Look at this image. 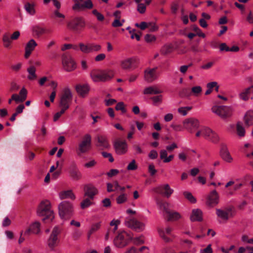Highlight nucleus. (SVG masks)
<instances>
[{
    "label": "nucleus",
    "instance_id": "nucleus-8",
    "mask_svg": "<svg viewBox=\"0 0 253 253\" xmlns=\"http://www.w3.org/2000/svg\"><path fill=\"white\" fill-rule=\"evenodd\" d=\"M61 232V229L57 226H55L52 230L47 241L48 247L51 250H54L55 247L58 246L60 241L58 236Z\"/></svg>",
    "mask_w": 253,
    "mask_h": 253
},
{
    "label": "nucleus",
    "instance_id": "nucleus-63",
    "mask_svg": "<svg viewBox=\"0 0 253 253\" xmlns=\"http://www.w3.org/2000/svg\"><path fill=\"white\" fill-rule=\"evenodd\" d=\"M123 25V22H121L120 19H116L112 23L113 27H119Z\"/></svg>",
    "mask_w": 253,
    "mask_h": 253
},
{
    "label": "nucleus",
    "instance_id": "nucleus-25",
    "mask_svg": "<svg viewBox=\"0 0 253 253\" xmlns=\"http://www.w3.org/2000/svg\"><path fill=\"white\" fill-rule=\"evenodd\" d=\"M41 224L38 221H35L32 223L29 228L27 229L24 233V235H29L31 232L33 234H39L41 231Z\"/></svg>",
    "mask_w": 253,
    "mask_h": 253
},
{
    "label": "nucleus",
    "instance_id": "nucleus-23",
    "mask_svg": "<svg viewBox=\"0 0 253 253\" xmlns=\"http://www.w3.org/2000/svg\"><path fill=\"white\" fill-rule=\"evenodd\" d=\"M172 229L170 227H167L165 229L162 228H158V231L160 237L166 243H169L172 242V240L166 236V234L171 235V233Z\"/></svg>",
    "mask_w": 253,
    "mask_h": 253
},
{
    "label": "nucleus",
    "instance_id": "nucleus-11",
    "mask_svg": "<svg viewBox=\"0 0 253 253\" xmlns=\"http://www.w3.org/2000/svg\"><path fill=\"white\" fill-rule=\"evenodd\" d=\"M125 224L128 228L137 232H141L145 228V224L134 218H126Z\"/></svg>",
    "mask_w": 253,
    "mask_h": 253
},
{
    "label": "nucleus",
    "instance_id": "nucleus-51",
    "mask_svg": "<svg viewBox=\"0 0 253 253\" xmlns=\"http://www.w3.org/2000/svg\"><path fill=\"white\" fill-rule=\"evenodd\" d=\"M137 168V166L136 165V162L134 160H132L127 167V169L129 170H135Z\"/></svg>",
    "mask_w": 253,
    "mask_h": 253
},
{
    "label": "nucleus",
    "instance_id": "nucleus-28",
    "mask_svg": "<svg viewBox=\"0 0 253 253\" xmlns=\"http://www.w3.org/2000/svg\"><path fill=\"white\" fill-rule=\"evenodd\" d=\"M70 175L75 180H78L82 177V174L76 165L72 166L70 168Z\"/></svg>",
    "mask_w": 253,
    "mask_h": 253
},
{
    "label": "nucleus",
    "instance_id": "nucleus-39",
    "mask_svg": "<svg viewBox=\"0 0 253 253\" xmlns=\"http://www.w3.org/2000/svg\"><path fill=\"white\" fill-rule=\"evenodd\" d=\"M80 50L85 54L89 53V43L84 44L81 42L79 43Z\"/></svg>",
    "mask_w": 253,
    "mask_h": 253
},
{
    "label": "nucleus",
    "instance_id": "nucleus-34",
    "mask_svg": "<svg viewBox=\"0 0 253 253\" xmlns=\"http://www.w3.org/2000/svg\"><path fill=\"white\" fill-rule=\"evenodd\" d=\"M162 91L155 86H149L144 89V94H157L162 93Z\"/></svg>",
    "mask_w": 253,
    "mask_h": 253
},
{
    "label": "nucleus",
    "instance_id": "nucleus-30",
    "mask_svg": "<svg viewBox=\"0 0 253 253\" xmlns=\"http://www.w3.org/2000/svg\"><path fill=\"white\" fill-rule=\"evenodd\" d=\"M77 92L82 96L86 95L89 90V86L87 84H79L76 87Z\"/></svg>",
    "mask_w": 253,
    "mask_h": 253
},
{
    "label": "nucleus",
    "instance_id": "nucleus-55",
    "mask_svg": "<svg viewBox=\"0 0 253 253\" xmlns=\"http://www.w3.org/2000/svg\"><path fill=\"white\" fill-rule=\"evenodd\" d=\"M137 10L141 14L145 13L146 11V6L144 3H140L137 5Z\"/></svg>",
    "mask_w": 253,
    "mask_h": 253
},
{
    "label": "nucleus",
    "instance_id": "nucleus-44",
    "mask_svg": "<svg viewBox=\"0 0 253 253\" xmlns=\"http://www.w3.org/2000/svg\"><path fill=\"white\" fill-rule=\"evenodd\" d=\"M183 195L191 203H195L196 202V199L190 192L187 191L184 192Z\"/></svg>",
    "mask_w": 253,
    "mask_h": 253
},
{
    "label": "nucleus",
    "instance_id": "nucleus-10",
    "mask_svg": "<svg viewBox=\"0 0 253 253\" xmlns=\"http://www.w3.org/2000/svg\"><path fill=\"white\" fill-rule=\"evenodd\" d=\"M138 64V60L134 57L126 58L120 62L121 68L126 70H132L135 69Z\"/></svg>",
    "mask_w": 253,
    "mask_h": 253
},
{
    "label": "nucleus",
    "instance_id": "nucleus-38",
    "mask_svg": "<svg viewBox=\"0 0 253 253\" xmlns=\"http://www.w3.org/2000/svg\"><path fill=\"white\" fill-rule=\"evenodd\" d=\"M236 130L238 135L240 137H244L245 135V129L240 123H238L236 125Z\"/></svg>",
    "mask_w": 253,
    "mask_h": 253
},
{
    "label": "nucleus",
    "instance_id": "nucleus-61",
    "mask_svg": "<svg viewBox=\"0 0 253 253\" xmlns=\"http://www.w3.org/2000/svg\"><path fill=\"white\" fill-rule=\"evenodd\" d=\"M132 147L133 149L135 151V154H140L143 153V151L138 145H134Z\"/></svg>",
    "mask_w": 253,
    "mask_h": 253
},
{
    "label": "nucleus",
    "instance_id": "nucleus-15",
    "mask_svg": "<svg viewBox=\"0 0 253 253\" xmlns=\"http://www.w3.org/2000/svg\"><path fill=\"white\" fill-rule=\"evenodd\" d=\"M216 214L218 217L225 221L233 216L231 208H225L223 209H216Z\"/></svg>",
    "mask_w": 253,
    "mask_h": 253
},
{
    "label": "nucleus",
    "instance_id": "nucleus-9",
    "mask_svg": "<svg viewBox=\"0 0 253 253\" xmlns=\"http://www.w3.org/2000/svg\"><path fill=\"white\" fill-rule=\"evenodd\" d=\"M91 146V136L89 134H85L82 140L79 144L77 153L84 154L89 151Z\"/></svg>",
    "mask_w": 253,
    "mask_h": 253
},
{
    "label": "nucleus",
    "instance_id": "nucleus-17",
    "mask_svg": "<svg viewBox=\"0 0 253 253\" xmlns=\"http://www.w3.org/2000/svg\"><path fill=\"white\" fill-rule=\"evenodd\" d=\"M157 69L158 67L147 68L144 71V80L148 83H151L156 80L158 77V75L157 73Z\"/></svg>",
    "mask_w": 253,
    "mask_h": 253
},
{
    "label": "nucleus",
    "instance_id": "nucleus-31",
    "mask_svg": "<svg viewBox=\"0 0 253 253\" xmlns=\"http://www.w3.org/2000/svg\"><path fill=\"white\" fill-rule=\"evenodd\" d=\"M244 120L246 126H250L253 125V111H247L244 116Z\"/></svg>",
    "mask_w": 253,
    "mask_h": 253
},
{
    "label": "nucleus",
    "instance_id": "nucleus-59",
    "mask_svg": "<svg viewBox=\"0 0 253 253\" xmlns=\"http://www.w3.org/2000/svg\"><path fill=\"white\" fill-rule=\"evenodd\" d=\"M145 40L147 42H151L155 41L156 40V38L153 35L147 34L145 36Z\"/></svg>",
    "mask_w": 253,
    "mask_h": 253
},
{
    "label": "nucleus",
    "instance_id": "nucleus-64",
    "mask_svg": "<svg viewBox=\"0 0 253 253\" xmlns=\"http://www.w3.org/2000/svg\"><path fill=\"white\" fill-rule=\"evenodd\" d=\"M158 155L157 152L155 150H152L150 151L148 156L150 159L153 160L156 159L158 157Z\"/></svg>",
    "mask_w": 253,
    "mask_h": 253
},
{
    "label": "nucleus",
    "instance_id": "nucleus-22",
    "mask_svg": "<svg viewBox=\"0 0 253 253\" xmlns=\"http://www.w3.org/2000/svg\"><path fill=\"white\" fill-rule=\"evenodd\" d=\"M84 197H88L94 199V196L98 193V190L93 185H86L84 187Z\"/></svg>",
    "mask_w": 253,
    "mask_h": 253
},
{
    "label": "nucleus",
    "instance_id": "nucleus-16",
    "mask_svg": "<svg viewBox=\"0 0 253 253\" xmlns=\"http://www.w3.org/2000/svg\"><path fill=\"white\" fill-rule=\"evenodd\" d=\"M219 203V196L216 190H213L207 196L206 205L211 208L217 205Z\"/></svg>",
    "mask_w": 253,
    "mask_h": 253
},
{
    "label": "nucleus",
    "instance_id": "nucleus-49",
    "mask_svg": "<svg viewBox=\"0 0 253 253\" xmlns=\"http://www.w3.org/2000/svg\"><path fill=\"white\" fill-rule=\"evenodd\" d=\"M83 232L82 231L79 229H76L74 230L72 234L73 238L75 240H78L82 236Z\"/></svg>",
    "mask_w": 253,
    "mask_h": 253
},
{
    "label": "nucleus",
    "instance_id": "nucleus-47",
    "mask_svg": "<svg viewBox=\"0 0 253 253\" xmlns=\"http://www.w3.org/2000/svg\"><path fill=\"white\" fill-rule=\"evenodd\" d=\"M160 209L163 210L167 214L170 211L169 210V204L167 202H160L159 204Z\"/></svg>",
    "mask_w": 253,
    "mask_h": 253
},
{
    "label": "nucleus",
    "instance_id": "nucleus-21",
    "mask_svg": "<svg viewBox=\"0 0 253 253\" xmlns=\"http://www.w3.org/2000/svg\"><path fill=\"white\" fill-rule=\"evenodd\" d=\"M220 156L225 162L231 163L233 161V158L231 155L226 145H222L220 148Z\"/></svg>",
    "mask_w": 253,
    "mask_h": 253
},
{
    "label": "nucleus",
    "instance_id": "nucleus-58",
    "mask_svg": "<svg viewBox=\"0 0 253 253\" xmlns=\"http://www.w3.org/2000/svg\"><path fill=\"white\" fill-rule=\"evenodd\" d=\"M102 155L104 158H108L110 162L112 163L114 162V159L111 153L103 152Z\"/></svg>",
    "mask_w": 253,
    "mask_h": 253
},
{
    "label": "nucleus",
    "instance_id": "nucleus-4",
    "mask_svg": "<svg viewBox=\"0 0 253 253\" xmlns=\"http://www.w3.org/2000/svg\"><path fill=\"white\" fill-rule=\"evenodd\" d=\"M73 98L72 93L70 89L66 87L64 89L59 103V107L65 111L67 110L70 106Z\"/></svg>",
    "mask_w": 253,
    "mask_h": 253
},
{
    "label": "nucleus",
    "instance_id": "nucleus-42",
    "mask_svg": "<svg viewBox=\"0 0 253 253\" xmlns=\"http://www.w3.org/2000/svg\"><path fill=\"white\" fill-rule=\"evenodd\" d=\"M115 109L117 111H121L123 114L126 112V109L125 107V103L123 102H118L115 107Z\"/></svg>",
    "mask_w": 253,
    "mask_h": 253
},
{
    "label": "nucleus",
    "instance_id": "nucleus-57",
    "mask_svg": "<svg viewBox=\"0 0 253 253\" xmlns=\"http://www.w3.org/2000/svg\"><path fill=\"white\" fill-rule=\"evenodd\" d=\"M191 91L194 95H198L201 92L202 87L200 86H194L192 88Z\"/></svg>",
    "mask_w": 253,
    "mask_h": 253
},
{
    "label": "nucleus",
    "instance_id": "nucleus-1",
    "mask_svg": "<svg viewBox=\"0 0 253 253\" xmlns=\"http://www.w3.org/2000/svg\"><path fill=\"white\" fill-rule=\"evenodd\" d=\"M114 72L111 70L92 71L90 76L94 82H105L111 80L114 77Z\"/></svg>",
    "mask_w": 253,
    "mask_h": 253
},
{
    "label": "nucleus",
    "instance_id": "nucleus-46",
    "mask_svg": "<svg viewBox=\"0 0 253 253\" xmlns=\"http://www.w3.org/2000/svg\"><path fill=\"white\" fill-rule=\"evenodd\" d=\"M93 7V4L91 0H86L83 1V4H82L81 9L87 8L91 9Z\"/></svg>",
    "mask_w": 253,
    "mask_h": 253
},
{
    "label": "nucleus",
    "instance_id": "nucleus-13",
    "mask_svg": "<svg viewBox=\"0 0 253 253\" xmlns=\"http://www.w3.org/2000/svg\"><path fill=\"white\" fill-rule=\"evenodd\" d=\"M153 191L168 198H169L173 193V189H171L169 184L160 185L153 189Z\"/></svg>",
    "mask_w": 253,
    "mask_h": 253
},
{
    "label": "nucleus",
    "instance_id": "nucleus-40",
    "mask_svg": "<svg viewBox=\"0 0 253 253\" xmlns=\"http://www.w3.org/2000/svg\"><path fill=\"white\" fill-rule=\"evenodd\" d=\"M101 49V46L95 43H89V53L98 52Z\"/></svg>",
    "mask_w": 253,
    "mask_h": 253
},
{
    "label": "nucleus",
    "instance_id": "nucleus-2",
    "mask_svg": "<svg viewBox=\"0 0 253 253\" xmlns=\"http://www.w3.org/2000/svg\"><path fill=\"white\" fill-rule=\"evenodd\" d=\"M59 214L64 220L69 219L73 215V207L72 204L68 201H63L58 206Z\"/></svg>",
    "mask_w": 253,
    "mask_h": 253
},
{
    "label": "nucleus",
    "instance_id": "nucleus-54",
    "mask_svg": "<svg viewBox=\"0 0 253 253\" xmlns=\"http://www.w3.org/2000/svg\"><path fill=\"white\" fill-rule=\"evenodd\" d=\"M65 111H66L65 110H64L62 109H61L60 111L54 114V117H53V121L56 122L59 119V118L61 116V115L65 113Z\"/></svg>",
    "mask_w": 253,
    "mask_h": 253
},
{
    "label": "nucleus",
    "instance_id": "nucleus-32",
    "mask_svg": "<svg viewBox=\"0 0 253 253\" xmlns=\"http://www.w3.org/2000/svg\"><path fill=\"white\" fill-rule=\"evenodd\" d=\"M59 196L60 199H65L70 198L72 200H75V195L72 190L63 191L59 193Z\"/></svg>",
    "mask_w": 253,
    "mask_h": 253
},
{
    "label": "nucleus",
    "instance_id": "nucleus-48",
    "mask_svg": "<svg viewBox=\"0 0 253 253\" xmlns=\"http://www.w3.org/2000/svg\"><path fill=\"white\" fill-rule=\"evenodd\" d=\"M75 2L74 5L73 6L72 8L74 10H80L82 4L83 2V0H73Z\"/></svg>",
    "mask_w": 253,
    "mask_h": 253
},
{
    "label": "nucleus",
    "instance_id": "nucleus-20",
    "mask_svg": "<svg viewBox=\"0 0 253 253\" xmlns=\"http://www.w3.org/2000/svg\"><path fill=\"white\" fill-rule=\"evenodd\" d=\"M62 64L64 69L68 72L72 71L75 70L76 68L75 62L69 56H63Z\"/></svg>",
    "mask_w": 253,
    "mask_h": 253
},
{
    "label": "nucleus",
    "instance_id": "nucleus-56",
    "mask_svg": "<svg viewBox=\"0 0 253 253\" xmlns=\"http://www.w3.org/2000/svg\"><path fill=\"white\" fill-rule=\"evenodd\" d=\"M27 90L24 87L22 88L19 92V95L22 98V100H23L24 101L26 100L27 98Z\"/></svg>",
    "mask_w": 253,
    "mask_h": 253
},
{
    "label": "nucleus",
    "instance_id": "nucleus-41",
    "mask_svg": "<svg viewBox=\"0 0 253 253\" xmlns=\"http://www.w3.org/2000/svg\"><path fill=\"white\" fill-rule=\"evenodd\" d=\"M2 41L4 46L5 47H8L11 44L12 39H11V37H10L8 34H5L3 36Z\"/></svg>",
    "mask_w": 253,
    "mask_h": 253
},
{
    "label": "nucleus",
    "instance_id": "nucleus-14",
    "mask_svg": "<svg viewBox=\"0 0 253 253\" xmlns=\"http://www.w3.org/2000/svg\"><path fill=\"white\" fill-rule=\"evenodd\" d=\"M96 140L95 146L100 150L108 149L110 145L108 138L104 135H97L95 138Z\"/></svg>",
    "mask_w": 253,
    "mask_h": 253
},
{
    "label": "nucleus",
    "instance_id": "nucleus-45",
    "mask_svg": "<svg viewBox=\"0 0 253 253\" xmlns=\"http://www.w3.org/2000/svg\"><path fill=\"white\" fill-rule=\"evenodd\" d=\"M192 30L196 32V34L201 37L205 38V34L201 31V29L195 25H193L191 26Z\"/></svg>",
    "mask_w": 253,
    "mask_h": 253
},
{
    "label": "nucleus",
    "instance_id": "nucleus-33",
    "mask_svg": "<svg viewBox=\"0 0 253 253\" xmlns=\"http://www.w3.org/2000/svg\"><path fill=\"white\" fill-rule=\"evenodd\" d=\"M28 75L27 78L30 81H34L37 78V76L36 74V69L34 66H30L27 69Z\"/></svg>",
    "mask_w": 253,
    "mask_h": 253
},
{
    "label": "nucleus",
    "instance_id": "nucleus-52",
    "mask_svg": "<svg viewBox=\"0 0 253 253\" xmlns=\"http://www.w3.org/2000/svg\"><path fill=\"white\" fill-rule=\"evenodd\" d=\"M92 13L96 16L98 20L102 21L104 19V16L100 12H99L96 9L92 10Z\"/></svg>",
    "mask_w": 253,
    "mask_h": 253
},
{
    "label": "nucleus",
    "instance_id": "nucleus-3",
    "mask_svg": "<svg viewBox=\"0 0 253 253\" xmlns=\"http://www.w3.org/2000/svg\"><path fill=\"white\" fill-rule=\"evenodd\" d=\"M197 137L202 136L205 139L212 142H216L218 141V137L217 134L210 128L207 126H203L196 133Z\"/></svg>",
    "mask_w": 253,
    "mask_h": 253
},
{
    "label": "nucleus",
    "instance_id": "nucleus-50",
    "mask_svg": "<svg viewBox=\"0 0 253 253\" xmlns=\"http://www.w3.org/2000/svg\"><path fill=\"white\" fill-rule=\"evenodd\" d=\"M172 51V47L169 45H165L161 49L162 53L167 55Z\"/></svg>",
    "mask_w": 253,
    "mask_h": 253
},
{
    "label": "nucleus",
    "instance_id": "nucleus-35",
    "mask_svg": "<svg viewBox=\"0 0 253 253\" xmlns=\"http://www.w3.org/2000/svg\"><path fill=\"white\" fill-rule=\"evenodd\" d=\"M35 6V4L34 3L27 2L24 5V8L27 13L31 15H33L36 13Z\"/></svg>",
    "mask_w": 253,
    "mask_h": 253
},
{
    "label": "nucleus",
    "instance_id": "nucleus-26",
    "mask_svg": "<svg viewBox=\"0 0 253 253\" xmlns=\"http://www.w3.org/2000/svg\"><path fill=\"white\" fill-rule=\"evenodd\" d=\"M253 88V85L251 86L243 89L239 94V97L240 99L244 101H248L250 98V96L252 92H253L252 89Z\"/></svg>",
    "mask_w": 253,
    "mask_h": 253
},
{
    "label": "nucleus",
    "instance_id": "nucleus-29",
    "mask_svg": "<svg viewBox=\"0 0 253 253\" xmlns=\"http://www.w3.org/2000/svg\"><path fill=\"white\" fill-rule=\"evenodd\" d=\"M32 31L33 34L38 38L40 37L42 35L47 32V29L39 25L33 26L32 28Z\"/></svg>",
    "mask_w": 253,
    "mask_h": 253
},
{
    "label": "nucleus",
    "instance_id": "nucleus-37",
    "mask_svg": "<svg viewBox=\"0 0 253 253\" xmlns=\"http://www.w3.org/2000/svg\"><path fill=\"white\" fill-rule=\"evenodd\" d=\"M93 199H91L90 198L86 197L83 200V201L81 203V207L82 209H84L86 208L89 207L90 206L92 205L93 203L92 201Z\"/></svg>",
    "mask_w": 253,
    "mask_h": 253
},
{
    "label": "nucleus",
    "instance_id": "nucleus-6",
    "mask_svg": "<svg viewBox=\"0 0 253 253\" xmlns=\"http://www.w3.org/2000/svg\"><path fill=\"white\" fill-rule=\"evenodd\" d=\"M37 214L39 216H45L43 220L53 216V211L50 209V203L47 201H43L41 202L37 210Z\"/></svg>",
    "mask_w": 253,
    "mask_h": 253
},
{
    "label": "nucleus",
    "instance_id": "nucleus-12",
    "mask_svg": "<svg viewBox=\"0 0 253 253\" xmlns=\"http://www.w3.org/2000/svg\"><path fill=\"white\" fill-rule=\"evenodd\" d=\"M183 127L190 133L199 128L200 123L198 119L190 118L184 120L183 122Z\"/></svg>",
    "mask_w": 253,
    "mask_h": 253
},
{
    "label": "nucleus",
    "instance_id": "nucleus-18",
    "mask_svg": "<svg viewBox=\"0 0 253 253\" xmlns=\"http://www.w3.org/2000/svg\"><path fill=\"white\" fill-rule=\"evenodd\" d=\"M116 153L118 155L125 154L127 151V145L125 141L116 140L113 144Z\"/></svg>",
    "mask_w": 253,
    "mask_h": 253
},
{
    "label": "nucleus",
    "instance_id": "nucleus-62",
    "mask_svg": "<svg viewBox=\"0 0 253 253\" xmlns=\"http://www.w3.org/2000/svg\"><path fill=\"white\" fill-rule=\"evenodd\" d=\"M148 171L151 176L154 175L157 172V170L155 169V166L153 164L149 165L148 167Z\"/></svg>",
    "mask_w": 253,
    "mask_h": 253
},
{
    "label": "nucleus",
    "instance_id": "nucleus-24",
    "mask_svg": "<svg viewBox=\"0 0 253 253\" xmlns=\"http://www.w3.org/2000/svg\"><path fill=\"white\" fill-rule=\"evenodd\" d=\"M38 45L36 41L34 39H31L26 44L25 47V55L24 57L27 59L31 54L32 51L35 49Z\"/></svg>",
    "mask_w": 253,
    "mask_h": 253
},
{
    "label": "nucleus",
    "instance_id": "nucleus-43",
    "mask_svg": "<svg viewBox=\"0 0 253 253\" xmlns=\"http://www.w3.org/2000/svg\"><path fill=\"white\" fill-rule=\"evenodd\" d=\"M127 199L126 194L123 193L117 198L116 202L118 204H121L126 202Z\"/></svg>",
    "mask_w": 253,
    "mask_h": 253
},
{
    "label": "nucleus",
    "instance_id": "nucleus-7",
    "mask_svg": "<svg viewBox=\"0 0 253 253\" xmlns=\"http://www.w3.org/2000/svg\"><path fill=\"white\" fill-rule=\"evenodd\" d=\"M211 111L223 119L230 117L233 111L231 107L227 106H214Z\"/></svg>",
    "mask_w": 253,
    "mask_h": 253
},
{
    "label": "nucleus",
    "instance_id": "nucleus-5",
    "mask_svg": "<svg viewBox=\"0 0 253 253\" xmlns=\"http://www.w3.org/2000/svg\"><path fill=\"white\" fill-rule=\"evenodd\" d=\"M131 236L127 232L123 231L120 232L114 240V245L117 248H123L127 246L130 240Z\"/></svg>",
    "mask_w": 253,
    "mask_h": 253
},
{
    "label": "nucleus",
    "instance_id": "nucleus-53",
    "mask_svg": "<svg viewBox=\"0 0 253 253\" xmlns=\"http://www.w3.org/2000/svg\"><path fill=\"white\" fill-rule=\"evenodd\" d=\"M151 23L148 24L147 23L145 22H141L140 24L136 23L135 24V26L139 28L141 30H145L147 27H148L149 25H151Z\"/></svg>",
    "mask_w": 253,
    "mask_h": 253
},
{
    "label": "nucleus",
    "instance_id": "nucleus-19",
    "mask_svg": "<svg viewBox=\"0 0 253 253\" xmlns=\"http://www.w3.org/2000/svg\"><path fill=\"white\" fill-rule=\"evenodd\" d=\"M68 28L72 30L78 31L84 26V22L80 17H76L68 23Z\"/></svg>",
    "mask_w": 253,
    "mask_h": 253
},
{
    "label": "nucleus",
    "instance_id": "nucleus-27",
    "mask_svg": "<svg viewBox=\"0 0 253 253\" xmlns=\"http://www.w3.org/2000/svg\"><path fill=\"white\" fill-rule=\"evenodd\" d=\"M191 221H201L203 220V212L200 209H194L190 215Z\"/></svg>",
    "mask_w": 253,
    "mask_h": 253
},
{
    "label": "nucleus",
    "instance_id": "nucleus-36",
    "mask_svg": "<svg viewBox=\"0 0 253 253\" xmlns=\"http://www.w3.org/2000/svg\"><path fill=\"white\" fill-rule=\"evenodd\" d=\"M167 214L169 216V217L168 218V221H175L181 218L180 214L176 211H169Z\"/></svg>",
    "mask_w": 253,
    "mask_h": 253
},
{
    "label": "nucleus",
    "instance_id": "nucleus-60",
    "mask_svg": "<svg viewBox=\"0 0 253 253\" xmlns=\"http://www.w3.org/2000/svg\"><path fill=\"white\" fill-rule=\"evenodd\" d=\"M135 31V29H133L129 31V33L131 34V38L132 39L135 38L137 41H139L140 39V36L137 34L134 33Z\"/></svg>",
    "mask_w": 253,
    "mask_h": 253
}]
</instances>
